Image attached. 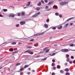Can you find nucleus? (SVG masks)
Returning <instances> with one entry per match:
<instances>
[{
	"label": "nucleus",
	"mask_w": 75,
	"mask_h": 75,
	"mask_svg": "<svg viewBox=\"0 0 75 75\" xmlns=\"http://www.w3.org/2000/svg\"><path fill=\"white\" fill-rule=\"evenodd\" d=\"M71 59H74V57L73 56H71Z\"/></svg>",
	"instance_id": "44"
},
{
	"label": "nucleus",
	"mask_w": 75,
	"mask_h": 75,
	"mask_svg": "<svg viewBox=\"0 0 75 75\" xmlns=\"http://www.w3.org/2000/svg\"><path fill=\"white\" fill-rule=\"evenodd\" d=\"M44 1H45V3H47V1L48 0H44Z\"/></svg>",
	"instance_id": "52"
},
{
	"label": "nucleus",
	"mask_w": 75,
	"mask_h": 75,
	"mask_svg": "<svg viewBox=\"0 0 75 75\" xmlns=\"http://www.w3.org/2000/svg\"><path fill=\"white\" fill-rule=\"evenodd\" d=\"M69 25V23H67L66 24V27H67V26H68Z\"/></svg>",
	"instance_id": "36"
},
{
	"label": "nucleus",
	"mask_w": 75,
	"mask_h": 75,
	"mask_svg": "<svg viewBox=\"0 0 75 75\" xmlns=\"http://www.w3.org/2000/svg\"><path fill=\"white\" fill-rule=\"evenodd\" d=\"M69 60H70V59H69V58H67V62H68L69 61Z\"/></svg>",
	"instance_id": "32"
},
{
	"label": "nucleus",
	"mask_w": 75,
	"mask_h": 75,
	"mask_svg": "<svg viewBox=\"0 0 75 75\" xmlns=\"http://www.w3.org/2000/svg\"><path fill=\"white\" fill-rule=\"evenodd\" d=\"M46 49H47V47H46L43 49V51H44Z\"/></svg>",
	"instance_id": "46"
},
{
	"label": "nucleus",
	"mask_w": 75,
	"mask_h": 75,
	"mask_svg": "<svg viewBox=\"0 0 75 75\" xmlns=\"http://www.w3.org/2000/svg\"><path fill=\"white\" fill-rule=\"evenodd\" d=\"M16 44V43L15 42H13L11 43L12 44Z\"/></svg>",
	"instance_id": "33"
},
{
	"label": "nucleus",
	"mask_w": 75,
	"mask_h": 75,
	"mask_svg": "<svg viewBox=\"0 0 75 75\" xmlns=\"http://www.w3.org/2000/svg\"><path fill=\"white\" fill-rule=\"evenodd\" d=\"M69 50L68 49H62L61 50L62 52H68V51H69Z\"/></svg>",
	"instance_id": "1"
},
{
	"label": "nucleus",
	"mask_w": 75,
	"mask_h": 75,
	"mask_svg": "<svg viewBox=\"0 0 75 75\" xmlns=\"http://www.w3.org/2000/svg\"><path fill=\"white\" fill-rule=\"evenodd\" d=\"M19 25V24H17L16 25V27H18Z\"/></svg>",
	"instance_id": "51"
},
{
	"label": "nucleus",
	"mask_w": 75,
	"mask_h": 75,
	"mask_svg": "<svg viewBox=\"0 0 75 75\" xmlns=\"http://www.w3.org/2000/svg\"><path fill=\"white\" fill-rule=\"evenodd\" d=\"M38 5L39 6H41V2H40L38 4Z\"/></svg>",
	"instance_id": "17"
},
{
	"label": "nucleus",
	"mask_w": 75,
	"mask_h": 75,
	"mask_svg": "<svg viewBox=\"0 0 75 75\" xmlns=\"http://www.w3.org/2000/svg\"><path fill=\"white\" fill-rule=\"evenodd\" d=\"M10 7H12V6H10L8 7L9 8H10Z\"/></svg>",
	"instance_id": "62"
},
{
	"label": "nucleus",
	"mask_w": 75,
	"mask_h": 75,
	"mask_svg": "<svg viewBox=\"0 0 75 75\" xmlns=\"http://www.w3.org/2000/svg\"><path fill=\"white\" fill-rule=\"evenodd\" d=\"M21 15L22 16H25V13L24 12H22Z\"/></svg>",
	"instance_id": "21"
},
{
	"label": "nucleus",
	"mask_w": 75,
	"mask_h": 75,
	"mask_svg": "<svg viewBox=\"0 0 75 75\" xmlns=\"http://www.w3.org/2000/svg\"><path fill=\"white\" fill-rule=\"evenodd\" d=\"M2 69V67H0V69Z\"/></svg>",
	"instance_id": "63"
},
{
	"label": "nucleus",
	"mask_w": 75,
	"mask_h": 75,
	"mask_svg": "<svg viewBox=\"0 0 75 75\" xmlns=\"http://www.w3.org/2000/svg\"><path fill=\"white\" fill-rule=\"evenodd\" d=\"M62 28V27L61 26H60L59 27H58L57 28L58 29H61V28Z\"/></svg>",
	"instance_id": "19"
},
{
	"label": "nucleus",
	"mask_w": 75,
	"mask_h": 75,
	"mask_svg": "<svg viewBox=\"0 0 75 75\" xmlns=\"http://www.w3.org/2000/svg\"><path fill=\"white\" fill-rule=\"evenodd\" d=\"M68 64L67 63H65V65H67Z\"/></svg>",
	"instance_id": "60"
},
{
	"label": "nucleus",
	"mask_w": 75,
	"mask_h": 75,
	"mask_svg": "<svg viewBox=\"0 0 75 75\" xmlns=\"http://www.w3.org/2000/svg\"><path fill=\"white\" fill-rule=\"evenodd\" d=\"M28 52V53L29 54H33V52H30V50H28L26 51L25 52Z\"/></svg>",
	"instance_id": "3"
},
{
	"label": "nucleus",
	"mask_w": 75,
	"mask_h": 75,
	"mask_svg": "<svg viewBox=\"0 0 75 75\" xmlns=\"http://www.w3.org/2000/svg\"><path fill=\"white\" fill-rule=\"evenodd\" d=\"M60 73H61V74H64V71L61 70H60Z\"/></svg>",
	"instance_id": "15"
},
{
	"label": "nucleus",
	"mask_w": 75,
	"mask_h": 75,
	"mask_svg": "<svg viewBox=\"0 0 75 75\" xmlns=\"http://www.w3.org/2000/svg\"><path fill=\"white\" fill-rule=\"evenodd\" d=\"M28 67V65H25L24 66V68H27Z\"/></svg>",
	"instance_id": "20"
},
{
	"label": "nucleus",
	"mask_w": 75,
	"mask_h": 75,
	"mask_svg": "<svg viewBox=\"0 0 75 75\" xmlns=\"http://www.w3.org/2000/svg\"><path fill=\"white\" fill-rule=\"evenodd\" d=\"M49 55H50V56H51V54H49Z\"/></svg>",
	"instance_id": "64"
},
{
	"label": "nucleus",
	"mask_w": 75,
	"mask_h": 75,
	"mask_svg": "<svg viewBox=\"0 0 75 75\" xmlns=\"http://www.w3.org/2000/svg\"><path fill=\"white\" fill-rule=\"evenodd\" d=\"M9 50L10 51H13V49L12 48H11Z\"/></svg>",
	"instance_id": "27"
},
{
	"label": "nucleus",
	"mask_w": 75,
	"mask_h": 75,
	"mask_svg": "<svg viewBox=\"0 0 75 75\" xmlns=\"http://www.w3.org/2000/svg\"><path fill=\"white\" fill-rule=\"evenodd\" d=\"M69 62H70V64H72V61H70Z\"/></svg>",
	"instance_id": "56"
},
{
	"label": "nucleus",
	"mask_w": 75,
	"mask_h": 75,
	"mask_svg": "<svg viewBox=\"0 0 75 75\" xmlns=\"http://www.w3.org/2000/svg\"><path fill=\"white\" fill-rule=\"evenodd\" d=\"M70 47H73L74 46V44H70Z\"/></svg>",
	"instance_id": "29"
},
{
	"label": "nucleus",
	"mask_w": 75,
	"mask_h": 75,
	"mask_svg": "<svg viewBox=\"0 0 75 75\" xmlns=\"http://www.w3.org/2000/svg\"><path fill=\"white\" fill-rule=\"evenodd\" d=\"M52 67H54V66H55V65L54 64V63H52Z\"/></svg>",
	"instance_id": "37"
},
{
	"label": "nucleus",
	"mask_w": 75,
	"mask_h": 75,
	"mask_svg": "<svg viewBox=\"0 0 75 75\" xmlns=\"http://www.w3.org/2000/svg\"><path fill=\"white\" fill-rule=\"evenodd\" d=\"M55 54V53H53L50 56H54Z\"/></svg>",
	"instance_id": "41"
},
{
	"label": "nucleus",
	"mask_w": 75,
	"mask_h": 75,
	"mask_svg": "<svg viewBox=\"0 0 75 75\" xmlns=\"http://www.w3.org/2000/svg\"><path fill=\"white\" fill-rule=\"evenodd\" d=\"M70 25H73V23H71Z\"/></svg>",
	"instance_id": "58"
},
{
	"label": "nucleus",
	"mask_w": 75,
	"mask_h": 75,
	"mask_svg": "<svg viewBox=\"0 0 75 75\" xmlns=\"http://www.w3.org/2000/svg\"><path fill=\"white\" fill-rule=\"evenodd\" d=\"M59 16L60 18H61V17H62V15L60 14L59 15Z\"/></svg>",
	"instance_id": "34"
},
{
	"label": "nucleus",
	"mask_w": 75,
	"mask_h": 75,
	"mask_svg": "<svg viewBox=\"0 0 75 75\" xmlns=\"http://www.w3.org/2000/svg\"><path fill=\"white\" fill-rule=\"evenodd\" d=\"M45 8L46 9H48V6H46L45 7Z\"/></svg>",
	"instance_id": "45"
},
{
	"label": "nucleus",
	"mask_w": 75,
	"mask_h": 75,
	"mask_svg": "<svg viewBox=\"0 0 75 75\" xmlns=\"http://www.w3.org/2000/svg\"><path fill=\"white\" fill-rule=\"evenodd\" d=\"M20 65V63H17L15 64L16 66H18V65Z\"/></svg>",
	"instance_id": "22"
},
{
	"label": "nucleus",
	"mask_w": 75,
	"mask_h": 75,
	"mask_svg": "<svg viewBox=\"0 0 75 75\" xmlns=\"http://www.w3.org/2000/svg\"><path fill=\"white\" fill-rule=\"evenodd\" d=\"M68 4L67 2H62L60 3V4L61 6H63V5H66Z\"/></svg>",
	"instance_id": "2"
},
{
	"label": "nucleus",
	"mask_w": 75,
	"mask_h": 75,
	"mask_svg": "<svg viewBox=\"0 0 75 75\" xmlns=\"http://www.w3.org/2000/svg\"><path fill=\"white\" fill-rule=\"evenodd\" d=\"M69 70L68 68H66L64 69V71H66V72H69Z\"/></svg>",
	"instance_id": "9"
},
{
	"label": "nucleus",
	"mask_w": 75,
	"mask_h": 75,
	"mask_svg": "<svg viewBox=\"0 0 75 75\" xmlns=\"http://www.w3.org/2000/svg\"><path fill=\"white\" fill-rule=\"evenodd\" d=\"M50 51V50L49 49H47L45 50L46 52H49Z\"/></svg>",
	"instance_id": "23"
},
{
	"label": "nucleus",
	"mask_w": 75,
	"mask_h": 75,
	"mask_svg": "<svg viewBox=\"0 0 75 75\" xmlns=\"http://www.w3.org/2000/svg\"><path fill=\"white\" fill-rule=\"evenodd\" d=\"M47 57H46V58H45V59L41 60V61H45V60H46V59H47Z\"/></svg>",
	"instance_id": "25"
},
{
	"label": "nucleus",
	"mask_w": 75,
	"mask_h": 75,
	"mask_svg": "<svg viewBox=\"0 0 75 75\" xmlns=\"http://www.w3.org/2000/svg\"><path fill=\"white\" fill-rule=\"evenodd\" d=\"M31 4V2L29 1L28 2V4L26 5V6L27 7L29 6Z\"/></svg>",
	"instance_id": "6"
},
{
	"label": "nucleus",
	"mask_w": 75,
	"mask_h": 75,
	"mask_svg": "<svg viewBox=\"0 0 75 75\" xmlns=\"http://www.w3.org/2000/svg\"><path fill=\"white\" fill-rule=\"evenodd\" d=\"M51 9H52V8H49V9H48L47 10V11H49L50 10H51Z\"/></svg>",
	"instance_id": "35"
},
{
	"label": "nucleus",
	"mask_w": 75,
	"mask_h": 75,
	"mask_svg": "<svg viewBox=\"0 0 75 75\" xmlns=\"http://www.w3.org/2000/svg\"><path fill=\"white\" fill-rule=\"evenodd\" d=\"M24 68H21V69L20 70V71H19V72H20V71H23L24 70Z\"/></svg>",
	"instance_id": "18"
},
{
	"label": "nucleus",
	"mask_w": 75,
	"mask_h": 75,
	"mask_svg": "<svg viewBox=\"0 0 75 75\" xmlns=\"http://www.w3.org/2000/svg\"><path fill=\"white\" fill-rule=\"evenodd\" d=\"M69 55L68 54H66V57L67 58H69Z\"/></svg>",
	"instance_id": "39"
},
{
	"label": "nucleus",
	"mask_w": 75,
	"mask_h": 75,
	"mask_svg": "<svg viewBox=\"0 0 75 75\" xmlns=\"http://www.w3.org/2000/svg\"><path fill=\"white\" fill-rule=\"evenodd\" d=\"M31 74V73L30 72H28L27 73V74H28V75H30Z\"/></svg>",
	"instance_id": "42"
},
{
	"label": "nucleus",
	"mask_w": 75,
	"mask_h": 75,
	"mask_svg": "<svg viewBox=\"0 0 75 75\" xmlns=\"http://www.w3.org/2000/svg\"><path fill=\"white\" fill-rule=\"evenodd\" d=\"M38 45V43H37L36 44H35L34 45V46H35V47H37Z\"/></svg>",
	"instance_id": "16"
},
{
	"label": "nucleus",
	"mask_w": 75,
	"mask_h": 75,
	"mask_svg": "<svg viewBox=\"0 0 75 75\" xmlns=\"http://www.w3.org/2000/svg\"><path fill=\"white\" fill-rule=\"evenodd\" d=\"M74 18V17H72V18H69V19H68V20H67L66 21H70V20H72V19H73Z\"/></svg>",
	"instance_id": "8"
},
{
	"label": "nucleus",
	"mask_w": 75,
	"mask_h": 75,
	"mask_svg": "<svg viewBox=\"0 0 75 75\" xmlns=\"http://www.w3.org/2000/svg\"><path fill=\"white\" fill-rule=\"evenodd\" d=\"M41 2H42V3L43 4L44 3V1H43L42 0H41Z\"/></svg>",
	"instance_id": "53"
},
{
	"label": "nucleus",
	"mask_w": 75,
	"mask_h": 75,
	"mask_svg": "<svg viewBox=\"0 0 75 75\" xmlns=\"http://www.w3.org/2000/svg\"><path fill=\"white\" fill-rule=\"evenodd\" d=\"M17 52H13L12 53V55H14V54H15V53H17Z\"/></svg>",
	"instance_id": "26"
},
{
	"label": "nucleus",
	"mask_w": 75,
	"mask_h": 75,
	"mask_svg": "<svg viewBox=\"0 0 75 75\" xmlns=\"http://www.w3.org/2000/svg\"><path fill=\"white\" fill-rule=\"evenodd\" d=\"M44 34V33L42 32V33H41L40 34L34 35V36H36L37 35H42V34Z\"/></svg>",
	"instance_id": "4"
},
{
	"label": "nucleus",
	"mask_w": 75,
	"mask_h": 75,
	"mask_svg": "<svg viewBox=\"0 0 75 75\" xmlns=\"http://www.w3.org/2000/svg\"><path fill=\"white\" fill-rule=\"evenodd\" d=\"M53 69L55 70V69H56V68H55V67H54L53 68Z\"/></svg>",
	"instance_id": "49"
},
{
	"label": "nucleus",
	"mask_w": 75,
	"mask_h": 75,
	"mask_svg": "<svg viewBox=\"0 0 75 75\" xmlns=\"http://www.w3.org/2000/svg\"><path fill=\"white\" fill-rule=\"evenodd\" d=\"M22 74V72H21V73H20V75H21L22 74Z\"/></svg>",
	"instance_id": "61"
},
{
	"label": "nucleus",
	"mask_w": 75,
	"mask_h": 75,
	"mask_svg": "<svg viewBox=\"0 0 75 75\" xmlns=\"http://www.w3.org/2000/svg\"><path fill=\"white\" fill-rule=\"evenodd\" d=\"M57 69H60V68H61V66L59 65H57Z\"/></svg>",
	"instance_id": "13"
},
{
	"label": "nucleus",
	"mask_w": 75,
	"mask_h": 75,
	"mask_svg": "<svg viewBox=\"0 0 75 75\" xmlns=\"http://www.w3.org/2000/svg\"><path fill=\"white\" fill-rule=\"evenodd\" d=\"M52 61L53 62H55V60L54 59H52Z\"/></svg>",
	"instance_id": "38"
},
{
	"label": "nucleus",
	"mask_w": 75,
	"mask_h": 75,
	"mask_svg": "<svg viewBox=\"0 0 75 75\" xmlns=\"http://www.w3.org/2000/svg\"><path fill=\"white\" fill-rule=\"evenodd\" d=\"M9 17H14V14H11L9 15Z\"/></svg>",
	"instance_id": "10"
},
{
	"label": "nucleus",
	"mask_w": 75,
	"mask_h": 75,
	"mask_svg": "<svg viewBox=\"0 0 75 75\" xmlns=\"http://www.w3.org/2000/svg\"><path fill=\"white\" fill-rule=\"evenodd\" d=\"M37 15H39V14H40V12H39L38 13H37Z\"/></svg>",
	"instance_id": "50"
},
{
	"label": "nucleus",
	"mask_w": 75,
	"mask_h": 75,
	"mask_svg": "<svg viewBox=\"0 0 75 75\" xmlns=\"http://www.w3.org/2000/svg\"><path fill=\"white\" fill-rule=\"evenodd\" d=\"M40 8H36V10H40Z\"/></svg>",
	"instance_id": "43"
},
{
	"label": "nucleus",
	"mask_w": 75,
	"mask_h": 75,
	"mask_svg": "<svg viewBox=\"0 0 75 75\" xmlns=\"http://www.w3.org/2000/svg\"><path fill=\"white\" fill-rule=\"evenodd\" d=\"M66 75H70V74L68 72H67L66 73Z\"/></svg>",
	"instance_id": "30"
},
{
	"label": "nucleus",
	"mask_w": 75,
	"mask_h": 75,
	"mask_svg": "<svg viewBox=\"0 0 75 75\" xmlns=\"http://www.w3.org/2000/svg\"><path fill=\"white\" fill-rule=\"evenodd\" d=\"M53 2H50L48 4V5L49 6H50V5H51L52 4Z\"/></svg>",
	"instance_id": "11"
},
{
	"label": "nucleus",
	"mask_w": 75,
	"mask_h": 75,
	"mask_svg": "<svg viewBox=\"0 0 75 75\" xmlns=\"http://www.w3.org/2000/svg\"><path fill=\"white\" fill-rule=\"evenodd\" d=\"M52 75H55V74L54 72H52Z\"/></svg>",
	"instance_id": "40"
},
{
	"label": "nucleus",
	"mask_w": 75,
	"mask_h": 75,
	"mask_svg": "<svg viewBox=\"0 0 75 75\" xmlns=\"http://www.w3.org/2000/svg\"><path fill=\"white\" fill-rule=\"evenodd\" d=\"M52 29H53V30H55V29H56V28H55V27H54V28H52Z\"/></svg>",
	"instance_id": "54"
},
{
	"label": "nucleus",
	"mask_w": 75,
	"mask_h": 75,
	"mask_svg": "<svg viewBox=\"0 0 75 75\" xmlns=\"http://www.w3.org/2000/svg\"><path fill=\"white\" fill-rule=\"evenodd\" d=\"M32 48V47L28 46V48Z\"/></svg>",
	"instance_id": "48"
},
{
	"label": "nucleus",
	"mask_w": 75,
	"mask_h": 75,
	"mask_svg": "<svg viewBox=\"0 0 75 75\" xmlns=\"http://www.w3.org/2000/svg\"><path fill=\"white\" fill-rule=\"evenodd\" d=\"M25 23V22L24 21H22L20 22L21 25H24Z\"/></svg>",
	"instance_id": "5"
},
{
	"label": "nucleus",
	"mask_w": 75,
	"mask_h": 75,
	"mask_svg": "<svg viewBox=\"0 0 75 75\" xmlns=\"http://www.w3.org/2000/svg\"><path fill=\"white\" fill-rule=\"evenodd\" d=\"M34 40V39H31L30 40V41H33Z\"/></svg>",
	"instance_id": "55"
},
{
	"label": "nucleus",
	"mask_w": 75,
	"mask_h": 75,
	"mask_svg": "<svg viewBox=\"0 0 75 75\" xmlns=\"http://www.w3.org/2000/svg\"><path fill=\"white\" fill-rule=\"evenodd\" d=\"M49 21H50V20H49V19H47L46 21V22H47V23H48V22H49Z\"/></svg>",
	"instance_id": "31"
},
{
	"label": "nucleus",
	"mask_w": 75,
	"mask_h": 75,
	"mask_svg": "<svg viewBox=\"0 0 75 75\" xmlns=\"http://www.w3.org/2000/svg\"><path fill=\"white\" fill-rule=\"evenodd\" d=\"M73 62L74 64H75V60Z\"/></svg>",
	"instance_id": "59"
},
{
	"label": "nucleus",
	"mask_w": 75,
	"mask_h": 75,
	"mask_svg": "<svg viewBox=\"0 0 75 75\" xmlns=\"http://www.w3.org/2000/svg\"><path fill=\"white\" fill-rule=\"evenodd\" d=\"M55 15L56 16H58L59 15V13H55Z\"/></svg>",
	"instance_id": "28"
},
{
	"label": "nucleus",
	"mask_w": 75,
	"mask_h": 75,
	"mask_svg": "<svg viewBox=\"0 0 75 75\" xmlns=\"http://www.w3.org/2000/svg\"><path fill=\"white\" fill-rule=\"evenodd\" d=\"M37 13H36L34 15L32 16L33 17H36L37 16Z\"/></svg>",
	"instance_id": "7"
},
{
	"label": "nucleus",
	"mask_w": 75,
	"mask_h": 75,
	"mask_svg": "<svg viewBox=\"0 0 75 75\" xmlns=\"http://www.w3.org/2000/svg\"><path fill=\"white\" fill-rule=\"evenodd\" d=\"M53 8H54L55 9H57V8H58V7H57V6L55 5L53 6Z\"/></svg>",
	"instance_id": "12"
},
{
	"label": "nucleus",
	"mask_w": 75,
	"mask_h": 75,
	"mask_svg": "<svg viewBox=\"0 0 75 75\" xmlns=\"http://www.w3.org/2000/svg\"><path fill=\"white\" fill-rule=\"evenodd\" d=\"M44 27L45 28H48V26L47 24H45L44 25Z\"/></svg>",
	"instance_id": "14"
},
{
	"label": "nucleus",
	"mask_w": 75,
	"mask_h": 75,
	"mask_svg": "<svg viewBox=\"0 0 75 75\" xmlns=\"http://www.w3.org/2000/svg\"><path fill=\"white\" fill-rule=\"evenodd\" d=\"M17 15L18 16H20V13H17Z\"/></svg>",
	"instance_id": "47"
},
{
	"label": "nucleus",
	"mask_w": 75,
	"mask_h": 75,
	"mask_svg": "<svg viewBox=\"0 0 75 75\" xmlns=\"http://www.w3.org/2000/svg\"><path fill=\"white\" fill-rule=\"evenodd\" d=\"M3 11H4V12H6V11H7V9H3Z\"/></svg>",
	"instance_id": "24"
},
{
	"label": "nucleus",
	"mask_w": 75,
	"mask_h": 75,
	"mask_svg": "<svg viewBox=\"0 0 75 75\" xmlns=\"http://www.w3.org/2000/svg\"><path fill=\"white\" fill-rule=\"evenodd\" d=\"M0 17H3V16L2 15H1V14L0 13Z\"/></svg>",
	"instance_id": "57"
}]
</instances>
